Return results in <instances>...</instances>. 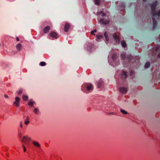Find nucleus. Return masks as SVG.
<instances>
[{"instance_id": "nucleus-1", "label": "nucleus", "mask_w": 160, "mask_h": 160, "mask_svg": "<svg viewBox=\"0 0 160 160\" xmlns=\"http://www.w3.org/2000/svg\"><path fill=\"white\" fill-rule=\"evenodd\" d=\"M121 58L124 60L123 64L124 67H128V68L130 65V66L133 68V66L138 65V61H135L131 54L127 55L126 53L121 54Z\"/></svg>"}, {"instance_id": "nucleus-2", "label": "nucleus", "mask_w": 160, "mask_h": 160, "mask_svg": "<svg viewBox=\"0 0 160 160\" xmlns=\"http://www.w3.org/2000/svg\"><path fill=\"white\" fill-rule=\"evenodd\" d=\"M81 89L83 92L87 93L92 92L93 89V87L91 83H87L83 85Z\"/></svg>"}, {"instance_id": "nucleus-3", "label": "nucleus", "mask_w": 160, "mask_h": 160, "mask_svg": "<svg viewBox=\"0 0 160 160\" xmlns=\"http://www.w3.org/2000/svg\"><path fill=\"white\" fill-rule=\"evenodd\" d=\"M152 19L153 22L152 29L154 30L156 27L157 25V22L155 18L154 17L155 16H157L158 17L160 16V10L158 12L155 11L154 12H152Z\"/></svg>"}, {"instance_id": "nucleus-4", "label": "nucleus", "mask_w": 160, "mask_h": 160, "mask_svg": "<svg viewBox=\"0 0 160 160\" xmlns=\"http://www.w3.org/2000/svg\"><path fill=\"white\" fill-rule=\"evenodd\" d=\"M152 54H153L152 56L154 57L158 58H160V45L156 47L155 51Z\"/></svg>"}, {"instance_id": "nucleus-5", "label": "nucleus", "mask_w": 160, "mask_h": 160, "mask_svg": "<svg viewBox=\"0 0 160 160\" xmlns=\"http://www.w3.org/2000/svg\"><path fill=\"white\" fill-rule=\"evenodd\" d=\"M31 140V138H30L25 136L22 137L21 142L23 143H25L27 146H29L30 145V143L29 142Z\"/></svg>"}, {"instance_id": "nucleus-6", "label": "nucleus", "mask_w": 160, "mask_h": 160, "mask_svg": "<svg viewBox=\"0 0 160 160\" xmlns=\"http://www.w3.org/2000/svg\"><path fill=\"white\" fill-rule=\"evenodd\" d=\"M158 2L157 1H155L153 3L149 4V5L151 7L152 10V12H154L156 11V7L157 5Z\"/></svg>"}, {"instance_id": "nucleus-7", "label": "nucleus", "mask_w": 160, "mask_h": 160, "mask_svg": "<svg viewBox=\"0 0 160 160\" xmlns=\"http://www.w3.org/2000/svg\"><path fill=\"white\" fill-rule=\"evenodd\" d=\"M20 99L18 97H16L15 98V101L13 102V104L16 107H19V106Z\"/></svg>"}, {"instance_id": "nucleus-8", "label": "nucleus", "mask_w": 160, "mask_h": 160, "mask_svg": "<svg viewBox=\"0 0 160 160\" xmlns=\"http://www.w3.org/2000/svg\"><path fill=\"white\" fill-rule=\"evenodd\" d=\"M119 90L120 92L123 94H126L127 92V89L125 87H120Z\"/></svg>"}, {"instance_id": "nucleus-9", "label": "nucleus", "mask_w": 160, "mask_h": 160, "mask_svg": "<svg viewBox=\"0 0 160 160\" xmlns=\"http://www.w3.org/2000/svg\"><path fill=\"white\" fill-rule=\"evenodd\" d=\"M100 22L102 24H108L109 23V21L108 20H106L105 18H103L100 19Z\"/></svg>"}, {"instance_id": "nucleus-10", "label": "nucleus", "mask_w": 160, "mask_h": 160, "mask_svg": "<svg viewBox=\"0 0 160 160\" xmlns=\"http://www.w3.org/2000/svg\"><path fill=\"white\" fill-rule=\"evenodd\" d=\"M127 77L126 72L124 71H123L121 74V78L122 79H125Z\"/></svg>"}, {"instance_id": "nucleus-11", "label": "nucleus", "mask_w": 160, "mask_h": 160, "mask_svg": "<svg viewBox=\"0 0 160 160\" xmlns=\"http://www.w3.org/2000/svg\"><path fill=\"white\" fill-rule=\"evenodd\" d=\"M113 38L114 40L116 42L119 43L120 42V39L119 38L116 34H114L113 35Z\"/></svg>"}, {"instance_id": "nucleus-12", "label": "nucleus", "mask_w": 160, "mask_h": 160, "mask_svg": "<svg viewBox=\"0 0 160 160\" xmlns=\"http://www.w3.org/2000/svg\"><path fill=\"white\" fill-rule=\"evenodd\" d=\"M50 36L53 37L57 38L58 37L57 34L55 32H52L50 33Z\"/></svg>"}, {"instance_id": "nucleus-13", "label": "nucleus", "mask_w": 160, "mask_h": 160, "mask_svg": "<svg viewBox=\"0 0 160 160\" xmlns=\"http://www.w3.org/2000/svg\"><path fill=\"white\" fill-rule=\"evenodd\" d=\"M70 27V25L68 23H66L64 27V30L65 32H67Z\"/></svg>"}, {"instance_id": "nucleus-14", "label": "nucleus", "mask_w": 160, "mask_h": 160, "mask_svg": "<svg viewBox=\"0 0 160 160\" xmlns=\"http://www.w3.org/2000/svg\"><path fill=\"white\" fill-rule=\"evenodd\" d=\"M50 29L49 26H48L45 27L43 29V31L44 33H47Z\"/></svg>"}, {"instance_id": "nucleus-15", "label": "nucleus", "mask_w": 160, "mask_h": 160, "mask_svg": "<svg viewBox=\"0 0 160 160\" xmlns=\"http://www.w3.org/2000/svg\"><path fill=\"white\" fill-rule=\"evenodd\" d=\"M117 55L116 54H113L112 57V59L113 62H115L117 59Z\"/></svg>"}, {"instance_id": "nucleus-16", "label": "nucleus", "mask_w": 160, "mask_h": 160, "mask_svg": "<svg viewBox=\"0 0 160 160\" xmlns=\"http://www.w3.org/2000/svg\"><path fill=\"white\" fill-rule=\"evenodd\" d=\"M33 144L37 147L39 148L40 147V144L37 141H34L32 142Z\"/></svg>"}, {"instance_id": "nucleus-17", "label": "nucleus", "mask_w": 160, "mask_h": 160, "mask_svg": "<svg viewBox=\"0 0 160 160\" xmlns=\"http://www.w3.org/2000/svg\"><path fill=\"white\" fill-rule=\"evenodd\" d=\"M17 49L18 51H20L22 48V46L20 44H18L16 46Z\"/></svg>"}, {"instance_id": "nucleus-18", "label": "nucleus", "mask_w": 160, "mask_h": 160, "mask_svg": "<svg viewBox=\"0 0 160 160\" xmlns=\"http://www.w3.org/2000/svg\"><path fill=\"white\" fill-rule=\"evenodd\" d=\"M103 84V82L101 81H99L98 83V88H99Z\"/></svg>"}, {"instance_id": "nucleus-19", "label": "nucleus", "mask_w": 160, "mask_h": 160, "mask_svg": "<svg viewBox=\"0 0 160 160\" xmlns=\"http://www.w3.org/2000/svg\"><path fill=\"white\" fill-rule=\"evenodd\" d=\"M104 35L105 37V40H106V42H108L109 40V39L108 38V36L107 34V33L106 32H105L104 33Z\"/></svg>"}, {"instance_id": "nucleus-20", "label": "nucleus", "mask_w": 160, "mask_h": 160, "mask_svg": "<svg viewBox=\"0 0 160 160\" xmlns=\"http://www.w3.org/2000/svg\"><path fill=\"white\" fill-rule=\"evenodd\" d=\"M33 102L30 100L28 102V104L29 106H33Z\"/></svg>"}, {"instance_id": "nucleus-21", "label": "nucleus", "mask_w": 160, "mask_h": 160, "mask_svg": "<svg viewBox=\"0 0 160 160\" xmlns=\"http://www.w3.org/2000/svg\"><path fill=\"white\" fill-rule=\"evenodd\" d=\"M121 45L122 47L123 48H125L126 46V42L123 41L121 42Z\"/></svg>"}, {"instance_id": "nucleus-22", "label": "nucleus", "mask_w": 160, "mask_h": 160, "mask_svg": "<svg viewBox=\"0 0 160 160\" xmlns=\"http://www.w3.org/2000/svg\"><path fill=\"white\" fill-rule=\"evenodd\" d=\"M150 65V63L149 62H146L145 65V67L146 68H148Z\"/></svg>"}, {"instance_id": "nucleus-23", "label": "nucleus", "mask_w": 160, "mask_h": 160, "mask_svg": "<svg viewBox=\"0 0 160 160\" xmlns=\"http://www.w3.org/2000/svg\"><path fill=\"white\" fill-rule=\"evenodd\" d=\"M28 97L27 96L23 95L22 96V98L24 100H26L28 99Z\"/></svg>"}, {"instance_id": "nucleus-24", "label": "nucleus", "mask_w": 160, "mask_h": 160, "mask_svg": "<svg viewBox=\"0 0 160 160\" xmlns=\"http://www.w3.org/2000/svg\"><path fill=\"white\" fill-rule=\"evenodd\" d=\"M121 112L122 113L125 114H127L128 113L127 112L123 109H121L120 110Z\"/></svg>"}, {"instance_id": "nucleus-25", "label": "nucleus", "mask_w": 160, "mask_h": 160, "mask_svg": "<svg viewBox=\"0 0 160 160\" xmlns=\"http://www.w3.org/2000/svg\"><path fill=\"white\" fill-rule=\"evenodd\" d=\"M27 121H25L24 122V123H25V124L28 125V124L29 122V117H27Z\"/></svg>"}, {"instance_id": "nucleus-26", "label": "nucleus", "mask_w": 160, "mask_h": 160, "mask_svg": "<svg viewBox=\"0 0 160 160\" xmlns=\"http://www.w3.org/2000/svg\"><path fill=\"white\" fill-rule=\"evenodd\" d=\"M40 65L42 66H45L46 65V63L44 62H40Z\"/></svg>"}, {"instance_id": "nucleus-27", "label": "nucleus", "mask_w": 160, "mask_h": 160, "mask_svg": "<svg viewBox=\"0 0 160 160\" xmlns=\"http://www.w3.org/2000/svg\"><path fill=\"white\" fill-rule=\"evenodd\" d=\"M97 41L98 42L99 41L98 40H99L100 38H103V36L102 35H98L97 36Z\"/></svg>"}, {"instance_id": "nucleus-28", "label": "nucleus", "mask_w": 160, "mask_h": 160, "mask_svg": "<svg viewBox=\"0 0 160 160\" xmlns=\"http://www.w3.org/2000/svg\"><path fill=\"white\" fill-rule=\"evenodd\" d=\"M100 0H95V3L96 5H98L100 4Z\"/></svg>"}, {"instance_id": "nucleus-29", "label": "nucleus", "mask_w": 160, "mask_h": 160, "mask_svg": "<svg viewBox=\"0 0 160 160\" xmlns=\"http://www.w3.org/2000/svg\"><path fill=\"white\" fill-rule=\"evenodd\" d=\"M38 109L37 108H35L34 110V112L36 114L38 113Z\"/></svg>"}, {"instance_id": "nucleus-30", "label": "nucleus", "mask_w": 160, "mask_h": 160, "mask_svg": "<svg viewBox=\"0 0 160 160\" xmlns=\"http://www.w3.org/2000/svg\"><path fill=\"white\" fill-rule=\"evenodd\" d=\"M96 32V30L94 29L93 31H92L91 32V34L92 35H95V34H94V32Z\"/></svg>"}, {"instance_id": "nucleus-31", "label": "nucleus", "mask_w": 160, "mask_h": 160, "mask_svg": "<svg viewBox=\"0 0 160 160\" xmlns=\"http://www.w3.org/2000/svg\"><path fill=\"white\" fill-rule=\"evenodd\" d=\"M98 14H101V16L102 17H103V16H105V14L102 11H101V12H100L99 13H98Z\"/></svg>"}, {"instance_id": "nucleus-32", "label": "nucleus", "mask_w": 160, "mask_h": 160, "mask_svg": "<svg viewBox=\"0 0 160 160\" xmlns=\"http://www.w3.org/2000/svg\"><path fill=\"white\" fill-rule=\"evenodd\" d=\"M22 92V90L20 89L19 91H17V92L19 94H21Z\"/></svg>"}, {"instance_id": "nucleus-33", "label": "nucleus", "mask_w": 160, "mask_h": 160, "mask_svg": "<svg viewBox=\"0 0 160 160\" xmlns=\"http://www.w3.org/2000/svg\"><path fill=\"white\" fill-rule=\"evenodd\" d=\"M22 147L23 148L24 151V152H25L26 151V148L25 147V146L23 144L22 145Z\"/></svg>"}, {"instance_id": "nucleus-34", "label": "nucleus", "mask_w": 160, "mask_h": 160, "mask_svg": "<svg viewBox=\"0 0 160 160\" xmlns=\"http://www.w3.org/2000/svg\"><path fill=\"white\" fill-rule=\"evenodd\" d=\"M133 73H134V72H133V71L131 70L130 71V75H132L133 74Z\"/></svg>"}, {"instance_id": "nucleus-35", "label": "nucleus", "mask_w": 160, "mask_h": 160, "mask_svg": "<svg viewBox=\"0 0 160 160\" xmlns=\"http://www.w3.org/2000/svg\"><path fill=\"white\" fill-rule=\"evenodd\" d=\"M20 127L22 128V121L20 122Z\"/></svg>"}, {"instance_id": "nucleus-36", "label": "nucleus", "mask_w": 160, "mask_h": 160, "mask_svg": "<svg viewBox=\"0 0 160 160\" xmlns=\"http://www.w3.org/2000/svg\"><path fill=\"white\" fill-rule=\"evenodd\" d=\"M22 134L21 132H19V137H21L22 136Z\"/></svg>"}, {"instance_id": "nucleus-37", "label": "nucleus", "mask_w": 160, "mask_h": 160, "mask_svg": "<svg viewBox=\"0 0 160 160\" xmlns=\"http://www.w3.org/2000/svg\"><path fill=\"white\" fill-rule=\"evenodd\" d=\"M16 40H17V41H19V39L18 38V37H17V38H16Z\"/></svg>"}, {"instance_id": "nucleus-38", "label": "nucleus", "mask_w": 160, "mask_h": 160, "mask_svg": "<svg viewBox=\"0 0 160 160\" xmlns=\"http://www.w3.org/2000/svg\"><path fill=\"white\" fill-rule=\"evenodd\" d=\"M5 97L6 98H8V96L7 95H5Z\"/></svg>"}, {"instance_id": "nucleus-39", "label": "nucleus", "mask_w": 160, "mask_h": 160, "mask_svg": "<svg viewBox=\"0 0 160 160\" xmlns=\"http://www.w3.org/2000/svg\"><path fill=\"white\" fill-rule=\"evenodd\" d=\"M108 114H114V113L113 112H110V113H108Z\"/></svg>"}, {"instance_id": "nucleus-40", "label": "nucleus", "mask_w": 160, "mask_h": 160, "mask_svg": "<svg viewBox=\"0 0 160 160\" xmlns=\"http://www.w3.org/2000/svg\"><path fill=\"white\" fill-rule=\"evenodd\" d=\"M122 6L123 8H125V6H124V4L122 5Z\"/></svg>"}, {"instance_id": "nucleus-41", "label": "nucleus", "mask_w": 160, "mask_h": 160, "mask_svg": "<svg viewBox=\"0 0 160 160\" xmlns=\"http://www.w3.org/2000/svg\"><path fill=\"white\" fill-rule=\"evenodd\" d=\"M17 53V52H16V53H15L14 52H13H13H12V54H15V53Z\"/></svg>"}, {"instance_id": "nucleus-42", "label": "nucleus", "mask_w": 160, "mask_h": 160, "mask_svg": "<svg viewBox=\"0 0 160 160\" xmlns=\"http://www.w3.org/2000/svg\"><path fill=\"white\" fill-rule=\"evenodd\" d=\"M143 1H144V2H145L147 1V0H143Z\"/></svg>"}, {"instance_id": "nucleus-43", "label": "nucleus", "mask_w": 160, "mask_h": 160, "mask_svg": "<svg viewBox=\"0 0 160 160\" xmlns=\"http://www.w3.org/2000/svg\"><path fill=\"white\" fill-rule=\"evenodd\" d=\"M1 46V43H0V46Z\"/></svg>"}, {"instance_id": "nucleus-44", "label": "nucleus", "mask_w": 160, "mask_h": 160, "mask_svg": "<svg viewBox=\"0 0 160 160\" xmlns=\"http://www.w3.org/2000/svg\"><path fill=\"white\" fill-rule=\"evenodd\" d=\"M118 63L117 64H116V65H118Z\"/></svg>"}]
</instances>
